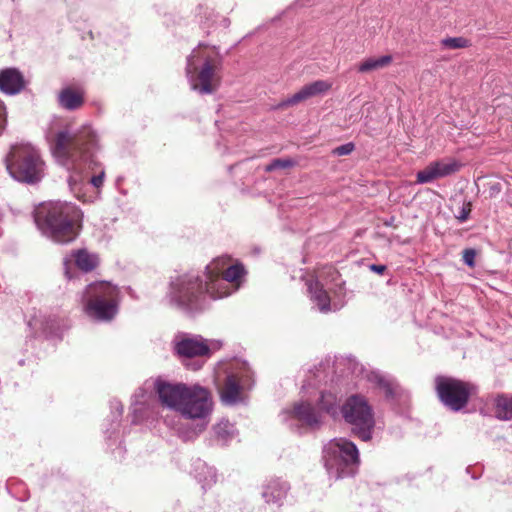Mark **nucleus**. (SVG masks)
<instances>
[{
	"label": "nucleus",
	"mask_w": 512,
	"mask_h": 512,
	"mask_svg": "<svg viewBox=\"0 0 512 512\" xmlns=\"http://www.w3.org/2000/svg\"><path fill=\"white\" fill-rule=\"evenodd\" d=\"M327 452L339 455L346 464H357L359 462V453L356 445L344 438L334 439L327 446Z\"/></svg>",
	"instance_id": "nucleus-15"
},
{
	"label": "nucleus",
	"mask_w": 512,
	"mask_h": 512,
	"mask_svg": "<svg viewBox=\"0 0 512 512\" xmlns=\"http://www.w3.org/2000/svg\"><path fill=\"white\" fill-rule=\"evenodd\" d=\"M199 44L187 57L186 75L189 78L191 88L198 93H214L221 81L219 72L222 67V58L218 52H207Z\"/></svg>",
	"instance_id": "nucleus-4"
},
{
	"label": "nucleus",
	"mask_w": 512,
	"mask_h": 512,
	"mask_svg": "<svg viewBox=\"0 0 512 512\" xmlns=\"http://www.w3.org/2000/svg\"><path fill=\"white\" fill-rule=\"evenodd\" d=\"M296 418L308 426H315L319 423V416L312 405L301 403L294 407Z\"/></svg>",
	"instance_id": "nucleus-20"
},
{
	"label": "nucleus",
	"mask_w": 512,
	"mask_h": 512,
	"mask_svg": "<svg viewBox=\"0 0 512 512\" xmlns=\"http://www.w3.org/2000/svg\"><path fill=\"white\" fill-rule=\"evenodd\" d=\"M379 384L386 390L388 395L392 394V385L390 382L380 379Z\"/></svg>",
	"instance_id": "nucleus-32"
},
{
	"label": "nucleus",
	"mask_w": 512,
	"mask_h": 512,
	"mask_svg": "<svg viewBox=\"0 0 512 512\" xmlns=\"http://www.w3.org/2000/svg\"><path fill=\"white\" fill-rule=\"evenodd\" d=\"M177 354L185 358H194L208 356L210 348L208 344L202 339L198 338H183L175 345Z\"/></svg>",
	"instance_id": "nucleus-16"
},
{
	"label": "nucleus",
	"mask_w": 512,
	"mask_h": 512,
	"mask_svg": "<svg viewBox=\"0 0 512 512\" xmlns=\"http://www.w3.org/2000/svg\"><path fill=\"white\" fill-rule=\"evenodd\" d=\"M81 226H40L42 233L56 243H69L79 234Z\"/></svg>",
	"instance_id": "nucleus-17"
},
{
	"label": "nucleus",
	"mask_w": 512,
	"mask_h": 512,
	"mask_svg": "<svg viewBox=\"0 0 512 512\" xmlns=\"http://www.w3.org/2000/svg\"><path fill=\"white\" fill-rule=\"evenodd\" d=\"M435 389L440 401L452 411L465 408L476 390L470 382L444 376L436 378Z\"/></svg>",
	"instance_id": "nucleus-7"
},
{
	"label": "nucleus",
	"mask_w": 512,
	"mask_h": 512,
	"mask_svg": "<svg viewBox=\"0 0 512 512\" xmlns=\"http://www.w3.org/2000/svg\"><path fill=\"white\" fill-rule=\"evenodd\" d=\"M441 46L447 49L468 48L471 43L464 37H447L441 40Z\"/></svg>",
	"instance_id": "nucleus-25"
},
{
	"label": "nucleus",
	"mask_w": 512,
	"mask_h": 512,
	"mask_svg": "<svg viewBox=\"0 0 512 512\" xmlns=\"http://www.w3.org/2000/svg\"><path fill=\"white\" fill-rule=\"evenodd\" d=\"M60 105L68 110L79 108L83 104V96L71 88L63 89L58 97Z\"/></svg>",
	"instance_id": "nucleus-21"
},
{
	"label": "nucleus",
	"mask_w": 512,
	"mask_h": 512,
	"mask_svg": "<svg viewBox=\"0 0 512 512\" xmlns=\"http://www.w3.org/2000/svg\"><path fill=\"white\" fill-rule=\"evenodd\" d=\"M332 87V83L326 80H317L303 86L298 92L280 102L275 108L283 109L289 106L297 105L312 97L325 94Z\"/></svg>",
	"instance_id": "nucleus-13"
},
{
	"label": "nucleus",
	"mask_w": 512,
	"mask_h": 512,
	"mask_svg": "<svg viewBox=\"0 0 512 512\" xmlns=\"http://www.w3.org/2000/svg\"><path fill=\"white\" fill-rule=\"evenodd\" d=\"M476 250L472 248H467L462 253L463 261L466 265H468L470 268L475 267V257H476Z\"/></svg>",
	"instance_id": "nucleus-28"
},
{
	"label": "nucleus",
	"mask_w": 512,
	"mask_h": 512,
	"mask_svg": "<svg viewBox=\"0 0 512 512\" xmlns=\"http://www.w3.org/2000/svg\"><path fill=\"white\" fill-rule=\"evenodd\" d=\"M324 273L331 276L338 274L333 266H324L316 272L315 276L307 280L306 285L311 299L317 304L320 311L328 312L330 311V296L320 282V278H322Z\"/></svg>",
	"instance_id": "nucleus-12"
},
{
	"label": "nucleus",
	"mask_w": 512,
	"mask_h": 512,
	"mask_svg": "<svg viewBox=\"0 0 512 512\" xmlns=\"http://www.w3.org/2000/svg\"><path fill=\"white\" fill-rule=\"evenodd\" d=\"M205 429V426L204 425H201V428H200V431L204 430Z\"/></svg>",
	"instance_id": "nucleus-34"
},
{
	"label": "nucleus",
	"mask_w": 512,
	"mask_h": 512,
	"mask_svg": "<svg viewBox=\"0 0 512 512\" xmlns=\"http://www.w3.org/2000/svg\"><path fill=\"white\" fill-rule=\"evenodd\" d=\"M24 75L14 67L0 70V91L6 95H16L26 87Z\"/></svg>",
	"instance_id": "nucleus-14"
},
{
	"label": "nucleus",
	"mask_w": 512,
	"mask_h": 512,
	"mask_svg": "<svg viewBox=\"0 0 512 512\" xmlns=\"http://www.w3.org/2000/svg\"><path fill=\"white\" fill-rule=\"evenodd\" d=\"M355 149V145L352 142L340 145L332 150V154L335 156H345L351 154Z\"/></svg>",
	"instance_id": "nucleus-27"
},
{
	"label": "nucleus",
	"mask_w": 512,
	"mask_h": 512,
	"mask_svg": "<svg viewBox=\"0 0 512 512\" xmlns=\"http://www.w3.org/2000/svg\"><path fill=\"white\" fill-rule=\"evenodd\" d=\"M97 149L96 135L90 127H83L76 133L59 131L52 144L54 156L69 169H78L80 162L96 164L94 153Z\"/></svg>",
	"instance_id": "nucleus-3"
},
{
	"label": "nucleus",
	"mask_w": 512,
	"mask_h": 512,
	"mask_svg": "<svg viewBox=\"0 0 512 512\" xmlns=\"http://www.w3.org/2000/svg\"><path fill=\"white\" fill-rule=\"evenodd\" d=\"M345 420L353 425L354 433L363 441L371 438V430L374 427V418L371 407L364 397L351 396L342 408Z\"/></svg>",
	"instance_id": "nucleus-9"
},
{
	"label": "nucleus",
	"mask_w": 512,
	"mask_h": 512,
	"mask_svg": "<svg viewBox=\"0 0 512 512\" xmlns=\"http://www.w3.org/2000/svg\"><path fill=\"white\" fill-rule=\"evenodd\" d=\"M119 289L108 281H98L87 286L84 294V310L88 316L100 320H112L118 311Z\"/></svg>",
	"instance_id": "nucleus-6"
},
{
	"label": "nucleus",
	"mask_w": 512,
	"mask_h": 512,
	"mask_svg": "<svg viewBox=\"0 0 512 512\" xmlns=\"http://www.w3.org/2000/svg\"><path fill=\"white\" fill-rule=\"evenodd\" d=\"M6 125V111L3 103L0 101V133L3 131Z\"/></svg>",
	"instance_id": "nucleus-30"
},
{
	"label": "nucleus",
	"mask_w": 512,
	"mask_h": 512,
	"mask_svg": "<svg viewBox=\"0 0 512 512\" xmlns=\"http://www.w3.org/2000/svg\"><path fill=\"white\" fill-rule=\"evenodd\" d=\"M495 416L500 420L512 418V396L498 395L494 400Z\"/></svg>",
	"instance_id": "nucleus-22"
},
{
	"label": "nucleus",
	"mask_w": 512,
	"mask_h": 512,
	"mask_svg": "<svg viewBox=\"0 0 512 512\" xmlns=\"http://www.w3.org/2000/svg\"><path fill=\"white\" fill-rule=\"evenodd\" d=\"M103 180H104V171H101L100 174L98 175H95L91 178V183L93 184V186H95L96 188H99L102 186L103 184Z\"/></svg>",
	"instance_id": "nucleus-31"
},
{
	"label": "nucleus",
	"mask_w": 512,
	"mask_h": 512,
	"mask_svg": "<svg viewBox=\"0 0 512 512\" xmlns=\"http://www.w3.org/2000/svg\"><path fill=\"white\" fill-rule=\"evenodd\" d=\"M210 271H217L221 277L230 284L234 291H237L246 271L241 263L231 264V257L224 255L213 259L209 263Z\"/></svg>",
	"instance_id": "nucleus-10"
},
{
	"label": "nucleus",
	"mask_w": 512,
	"mask_h": 512,
	"mask_svg": "<svg viewBox=\"0 0 512 512\" xmlns=\"http://www.w3.org/2000/svg\"><path fill=\"white\" fill-rule=\"evenodd\" d=\"M392 62V56L384 55L378 58H367L358 65V71L367 73L387 67Z\"/></svg>",
	"instance_id": "nucleus-23"
},
{
	"label": "nucleus",
	"mask_w": 512,
	"mask_h": 512,
	"mask_svg": "<svg viewBox=\"0 0 512 512\" xmlns=\"http://www.w3.org/2000/svg\"><path fill=\"white\" fill-rule=\"evenodd\" d=\"M461 164L454 159H441L430 162L424 169L416 174L418 184L431 183L436 179L444 178L458 172Z\"/></svg>",
	"instance_id": "nucleus-11"
},
{
	"label": "nucleus",
	"mask_w": 512,
	"mask_h": 512,
	"mask_svg": "<svg viewBox=\"0 0 512 512\" xmlns=\"http://www.w3.org/2000/svg\"><path fill=\"white\" fill-rule=\"evenodd\" d=\"M6 167L15 180L36 184L44 176L45 163L35 147L29 144H17L11 147L6 156Z\"/></svg>",
	"instance_id": "nucleus-5"
},
{
	"label": "nucleus",
	"mask_w": 512,
	"mask_h": 512,
	"mask_svg": "<svg viewBox=\"0 0 512 512\" xmlns=\"http://www.w3.org/2000/svg\"><path fill=\"white\" fill-rule=\"evenodd\" d=\"M294 165V161L291 160V159H281V158H278V159H274L272 160L266 167H265V171L266 172H272L276 169H285V168H290Z\"/></svg>",
	"instance_id": "nucleus-26"
},
{
	"label": "nucleus",
	"mask_w": 512,
	"mask_h": 512,
	"mask_svg": "<svg viewBox=\"0 0 512 512\" xmlns=\"http://www.w3.org/2000/svg\"><path fill=\"white\" fill-rule=\"evenodd\" d=\"M156 392L162 405L190 420H203L212 410L210 391L199 385L158 381Z\"/></svg>",
	"instance_id": "nucleus-1"
},
{
	"label": "nucleus",
	"mask_w": 512,
	"mask_h": 512,
	"mask_svg": "<svg viewBox=\"0 0 512 512\" xmlns=\"http://www.w3.org/2000/svg\"><path fill=\"white\" fill-rule=\"evenodd\" d=\"M205 274L204 285L199 277H186L173 285L172 299L177 305L199 309L202 307L204 292L213 299H221L235 292L217 271H210L209 264L206 266Z\"/></svg>",
	"instance_id": "nucleus-2"
},
{
	"label": "nucleus",
	"mask_w": 512,
	"mask_h": 512,
	"mask_svg": "<svg viewBox=\"0 0 512 512\" xmlns=\"http://www.w3.org/2000/svg\"><path fill=\"white\" fill-rule=\"evenodd\" d=\"M242 378L237 374L227 376L224 385L220 391L221 398L228 404L236 403L240 399Z\"/></svg>",
	"instance_id": "nucleus-18"
},
{
	"label": "nucleus",
	"mask_w": 512,
	"mask_h": 512,
	"mask_svg": "<svg viewBox=\"0 0 512 512\" xmlns=\"http://www.w3.org/2000/svg\"><path fill=\"white\" fill-rule=\"evenodd\" d=\"M371 269L379 274L383 273L386 269L384 265H372Z\"/></svg>",
	"instance_id": "nucleus-33"
},
{
	"label": "nucleus",
	"mask_w": 512,
	"mask_h": 512,
	"mask_svg": "<svg viewBox=\"0 0 512 512\" xmlns=\"http://www.w3.org/2000/svg\"><path fill=\"white\" fill-rule=\"evenodd\" d=\"M35 224H81L83 212L72 203L49 201L40 203L33 211Z\"/></svg>",
	"instance_id": "nucleus-8"
},
{
	"label": "nucleus",
	"mask_w": 512,
	"mask_h": 512,
	"mask_svg": "<svg viewBox=\"0 0 512 512\" xmlns=\"http://www.w3.org/2000/svg\"><path fill=\"white\" fill-rule=\"evenodd\" d=\"M451 210L458 221H466L468 220V216L471 212V202L465 199L461 201L454 200Z\"/></svg>",
	"instance_id": "nucleus-24"
},
{
	"label": "nucleus",
	"mask_w": 512,
	"mask_h": 512,
	"mask_svg": "<svg viewBox=\"0 0 512 512\" xmlns=\"http://www.w3.org/2000/svg\"><path fill=\"white\" fill-rule=\"evenodd\" d=\"M76 266L83 272H91L100 264V258L95 253H90L86 249H79L74 254Z\"/></svg>",
	"instance_id": "nucleus-19"
},
{
	"label": "nucleus",
	"mask_w": 512,
	"mask_h": 512,
	"mask_svg": "<svg viewBox=\"0 0 512 512\" xmlns=\"http://www.w3.org/2000/svg\"><path fill=\"white\" fill-rule=\"evenodd\" d=\"M331 399L327 402V404L325 403V398L326 396L324 394H322V400H321V408L324 409L325 411H327L328 413L331 412V410L333 409V405H334V398L330 395L329 396Z\"/></svg>",
	"instance_id": "nucleus-29"
}]
</instances>
